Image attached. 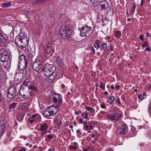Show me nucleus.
Here are the masks:
<instances>
[{
  "mask_svg": "<svg viewBox=\"0 0 151 151\" xmlns=\"http://www.w3.org/2000/svg\"><path fill=\"white\" fill-rule=\"evenodd\" d=\"M53 101L57 106H60L62 103L61 96L59 94H54L52 95Z\"/></svg>",
  "mask_w": 151,
  "mask_h": 151,
  "instance_id": "obj_9",
  "label": "nucleus"
},
{
  "mask_svg": "<svg viewBox=\"0 0 151 151\" xmlns=\"http://www.w3.org/2000/svg\"><path fill=\"white\" fill-rule=\"evenodd\" d=\"M121 36V32L119 31H116L115 33V37L117 39H119Z\"/></svg>",
  "mask_w": 151,
  "mask_h": 151,
  "instance_id": "obj_27",
  "label": "nucleus"
},
{
  "mask_svg": "<svg viewBox=\"0 0 151 151\" xmlns=\"http://www.w3.org/2000/svg\"><path fill=\"white\" fill-rule=\"evenodd\" d=\"M88 125L89 126V130L93 129V126L91 122H89Z\"/></svg>",
  "mask_w": 151,
  "mask_h": 151,
  "instance_id": "obj_37",
  "label": "nucleus"
},
{
  "mask_svg": "<svg viewBox=\"0 0 151 151\" xmlns=\"http://www.w3.org/2000/svg\"><path fill=\"white\" fill-rule=\"evenodd\" d=\"M40 129L42 131L46 130L48 129V125L46 123L40 124L39 125Z\"/></svg>",
  "mask_w": 151,
  "mask_h": 151,
  "instance_id": "obj_17",
  "label": "nucleus"
},
{
  "mask_svg": "<svg viewBox=\"0 0 151 151\" xmlns=\"http://www.w3.org/2000/svg\"><path fill=\"white\" fill-rule=\"evenodd\" d=\"M48 107L51 116L56 114L58 110L57 107L55 106H52Z\"/></svg>",
  "mask_w": 151,
  "mask_h": 151,
  "instance_id": "obj_14",
  "label": "nucleus"
},
{
  "mask_svg": "<svg viewBox=\"0 0 151 151\" xmlns=\"http://www.w3.org/2000/svg\"><path fill=\"white\" fill-rule=\"evenodd\" d=\"M16 45L20 49H22L28 45L29 40L24 33H20L15 39Z\"/></svg>",
  "mask_w": 151,
  "mask_h": 151,
  "instance_id": "obj_1",
  "label": "nucleus"
},
{
  "mask_svg": "<svg viewBox=\"0 0 151 151\" xmlns=\"http://www.w3.org/2000/svg\"><path fill=\"white\" fill-rule=\"evenodd\" d=\"M82 116L83 118H84L85 119H86L88 117V116H87V115L85 113L82 114Z\"/></svg>",
  "mask_w": 151,
  "mask_h": 151,
  "instance_id": "obj_43",
  "label": "nucleus"
},
{
  "mask_svg": "<svg viewBox=\"0 0 151 151\" xmlns=\"http://www.w3.org/2000/svg\"><path fill=\"white\" fill-rule=\"evenodd\" d=\"M53 50L52 45L51 44H49L47 46L46 49V52L47 54H49L50 56L52 55Z\"/></svg>",
  "mask_w": 151,
  "mask_h": 151,
  "instance_id": "obj_16",
  "label": "nucleus"
},
{
  "mask_svg": "<svg viewBox=\"0 0 151 151\" xmlns=\"http://www.w3.org/2000/svg\"><path fill=\"white\" fill-rule=\"evenodd\" d=\"M24 116V115L22 113H19L17 114V117L19 122H22L23 120V117Z\"/></svg>",
  "mask_w": 151,
  "mask_h": 151,
  "instance_id": "obj_20",
  "label": "nucleus"
},
{
  "mask_svg": "<svg viewBox=\"0 0 151 151\" xmlns=\"http://www.w3.org/2000/svg\"><path fill=\"white\" fill-rule=\"evenodd\" d=\"M91 30V27L86 24L80 29L81 35L82 37H86L88 35Z\"/></svg>",
  "mask_w": 151,
  "mask_h": 151,
  "instance_id": "obj_8",
  "label": "nucleus"
},
{
  "mask_svg": "<svg viewBox=\"0 0 151 151\" xmlns=\"http://www.w3.org/2000/svg\"><path fill=\"white\" fill-rule=\"evenodd\" d=\"M6 121L5 119H3L0 121V131L3 132L5 129Z\"/></svg>",
  "mask_w": 151,
  "mask_h": 151,
  "instance_id": "obj_15",
  "label": "nucleus"
},
{
  "mask_svg": "<svg viewBox=\"0 0 151 151\" xmlns=\"http://www.w3.org/2000/svg\"><path fill=\"white\" fill-rule=\"evenodd\" d=\"M108 119L111 120L118 121L121 117V114L120 113L116 112L115 111L113 112H109L107 114Z\"/></svg>",
  "mask_w": 151,
  "mask_h": 151,
  "instance_id": "obj_10",
  "label": "nucleus"
},
{
  "mask_svg": "<svg viewBox=\"0 0 151 151\" xmlns=\"http://www.w3.org/2000/svg\"><path fill=\"white\" fill-rule=\"evenodd\" d=\"M148 45V42L147 41H145L142 45L143 47H146Z\"/></svg>",
  "mask_w": 151,
  "mask_h": 151,
  "instance_id": "obj_41",
  "label": "nucleus"
},
{
  "mask_svg": "<svg viewBox=\"0 0 151 151\" xmlns=\"http://www.w3.org/2000/svg\"><path fill=\"white\" fill-rule=\"evenodd\" d=\"M43 115L45 117H48L50 116H51L48 107L45 109Z\"/></svg>",
  "mask_w": 151,
  "mask_h": 151,
  "instance_id": "obj_21",
  "label": "nucleus"
},
{
  "mask_svg": "<svg viewBox=\"0 0 151 151\" xmlns=\"http://www.w3.org/2000/svg\"><path fill=\"white\" fill-rule=\"evenodd\" d=\"M100 88H102L103 89H105V86L104 85V84L103 83H101V86H100Z\"/></svg>",
  "mask_w": 151,
  "mask_h": 151,
  "instance_id": "obj_44",
  "label": "nucleus"
},
{
  "mask_svg": "<svg viewBox=\"0 0 151 151\" xmlns=\"http://www.w3.org/2000/svg\"><path fill=\"white\" fill-rule=\"evenodd\" d=\"M104 94L105 95H106V96H108L109 94L106 91L104 92Z\"/></svg>",
  "mask_w": 151,
  "mask_h": 151,
  "instance_id": "obj_61",
  "label": "nucleus"
},
{
  "mask_svg": "<svg viewBox=\"0 0 151 151\" xmlns=\"http://www.w3.org/2000/svg\"><path fill=\"white\" fill-rule=\"evenodd\" d=\"M4 40V37L2 34L0 32V42H2Z\"/></svg>",
  "mask_w": 151,
  "mask_h": 151,
  "instance_id": "obj_34",
  "label": "nucleus"
},
{
  "mask_svg": "<svg viewBox=\"0 0 151 151\" xmlns=\"http://www.w3.org/2000/svg\"><path fill=\"white\" fill-rule=\"evenodd\" d=\"M97 139H96V138H95L94 139V140H92L91 141V142H92V143L93 144H94L95 142H96V141Z\"/></svg>",
  "mask_w": 151,
  "mask_h": 151,
  "instance_id": "obj_53",
  "label": "nucleus"
},
{
  "mask_svg": "<svg viewBox=\"0 0 151 151\" xmlns=\"http://www.w3.org/2000/svg\"><path fill=\"white\" fill-rule=\"evenodd\" d=\"M28 87L29 88V90L31 91V93H33V95L34 93L36 91L37 89L36 88L35 86L32 85V84L30 86H29Z\"/></svg>",
  "mask_w": 151,
  "mask_h": 151,
  "instance_id": "obj_22",
  "label": "nucleus"
},
{
  "mask_svg": "<svg viewBox=\"0 0 151 151\" xmlns=\"http://www.w3.org/2000/svg\"><path fill=\"white\" fill-rule=\"evenodd\" d=\"M3 134V132L0 131V140L2 138Z\"/></svg>",
  "mask_w": 151,
  "mask_h": 151,
  "instance_id": "obj_49",
  "label": "nucleus"
},
{
  "mask_svg": "<svg viewBox=\"0 0 151 151\" xmlns=\"http://www.w3.org/2000/svg\"><path fill=\"white\" fill-rule=\"evenodd\" d=\"M116 101V103H118L119 104H120V103L119 100L118 99H117V100Z\"/></svg>",
  "mask_w": 151,
  "mask_h": 151,
  "instance_id": "obj_60",
  "label": "nucleus"
},
{
  "mask_svg": "<svg viewBox=\"0 0 151 151\" xmlns=\"http://www.w3.org/2000/svg\"><path fill=\"white\" fill-rule=\"evenodd\" d=\"M11 5L10 3H3L2 4L1 6L3 8L7 7L10 6Z\"/></svg>",
  "mask_w": 151,
  "mask_h": 151,
  "instance_id": "obj_31",
  "label": "nucleus"
},
{
  "mask_svg": "<svg viewBox=\"0 0 151 151\" xmlns=\"http://www.w3.org/2000/svg\"><path fill=\"white\" fill-rule=\"evenodd\" d=\"M116 133L117 134L123 135L126 132L127 127L125 124L118 123L116 124Z\"/></svg>",
  "mask_w": 151,
  "mask_h": 151,
  "instance_id": "obj_5",
  "label": "nucleus"
},
{
  "mask_svg": "<svg viewBox=\"0 0 151 151\" xmlns=\"http://www.w3.org/2000/svg\"><path fill=\"white\" fill-rule=\"evenodd\" d=\"M43 2L42 0H36V3L38 4Z\"/></svg>",
  "mask_w": 151,
  "mask_h": 151,
  "instance_id": "obj_50",
  "label": "nucleus"
},
{
  "mask_svg": "<svg viewBox=\"0 0 151 151\" xmlns=\"http://www.w3.org/2000/svg\"><path fill=\"white\" fill-rule=\"evenodd\" d=\"M26 149L25 147H21V149L19 150V151H26Z\"/></svg>",
  "mask_w": 151,
  "mask_h": 151,
  "instance_id": "obj_45",
  "label": "nucleus"
},
{
  "mask_svg": "<svg viewBox=\"0 0 151 151\" xmlns=\"http://www.w3.org/2000/svg\"><path fill=\"white\" fill-rule=\"evenodd\" d=\"M144 1L143 0H141V5L143 6L144 4Z\"/></svg>",
  "mask_w": 151,
  "mask_h": 151,
  "instance_id": "obj_57",
  "label": "nucleus"
},
{
  "mask_svg": "<svg viewBox=\"0 0 151 151\" xmlns=\"http://www.w3.org/2000/svg\"><path fill=\"white\" fill-rule=\"evenodd\" d=\"M85 129L86 131H88L89 130V126L88 125H86L85 126Z\"/></svg>",
  "mask_w": 151,
  "mask_h": 151,
  "instance_id": "obj_51",
  "label": "nucleus"
},
{
  "mask_svg": "<svg viewBox=\"0 0 151 151\" xmlns=\"http://www.w3.org/2000/svg\"><path fill=\"white\" fill-rule=\"evenodd\" d=\"M46 133H47L46 132H45L42 133H42L41 136L43 137H45V134Z\"/></svg>",
  "mask_w": 151,
  "mask_h": 151,
  "instance_id": "obj_52",
  "label": "nucleus"
},
{
  "mask_svg": "<svg viewBox=\"0 0 151 151\" xmlns=\"http://www.w3.org/2000/svg\"><path fill=\"white\" fill-rule=\"evenodd\" d=\"M69 127L71 129H72L73 127V126L72 125H70L69 126Z\"/></svg>",
  "mask_w": 151,
  "mask_h": 151,
  "instance_id": "obj_63",
  "label": "nucleus"
},
{
  "mask_svg": "<svg viewBox=\"0 0 151 151\" xmlns=\"http://www.w3.org/2000/svg\"><path fill=\"white\" fill-rule=\"evenodd\" d=\"M83 151H88L87 149L86 148H83Z\"/></svg>",
  "mask_w": 151,
  "mask_h": 151,
  "instance_id": "obj_64",
  "label": "nucleus"
},
{
  "mask_svg": "<svg viewBox=\"0 0 151 151\" xmlns=\"http://www.w3.org/2000/svg\"><path fill=\"white\" fill-rule=\"evenodd\" d=\"M142 94L139 95L138 96V98L140 100H142L144 99V98H142Z\"/></svg>",
  "mask_w": 151,
  "mask_h": 151,
  "instance_id": "obj_48",
  "label": "nucleus"
},
{
  "mask_svg": "<svg viewBox=\"0 0 151 151\" xmlns=\"http://www.w3.org/2000/svg\"><path fill=\"white\" fill-rule=\"evenodd\" d=\"M23 84L26 86L28 87L30 86L31 85V82L29 79H26L23 83Z\"/></svg>",
  "mask_w": 151,
  "mask_h": 151,
  "instance_id": "obj_24",
  "label": "nucleus"
},
{
  "mask_svg": "<svg viewBox=\"0 0 151 151\" xmlns=\"http://www.w3.org/2000/svg\"><path fill=\"white\" fill-rule=\"evenodd\" d=\"M28 62L27 61H18V67L19 69L22 70H26L27 68Z\"/></svg>",
  "mask_w": 151,
  "mask_h": 151,
  "instance_id": "obj_13",
  "label": "nucleus"
},
{
  "mask_svg": "<svg viewBox=\"0 0 151 151\" xmlns=\"http://www.w3.org/2000/svg\"><path fill=\"white\" fill-rule=\"evenodd\" d=\"M18 93L16 87L14 86H11L7 92V97L11 99H14Z\"/></svg>",
  "mask_w": 151,
  "mask_h": 151,
  "instance_id": "obj_7",
  "label": "nucleus"
},
{
  "mask_svg": "<svg viewBox=\"0 0 151 151\" xmlns=\"http://www.w3.org/2000/svg\"><path fill=\"white\" fill-rule=\"evenodd\" d=\"M145 50L146 51L150 52L151 51L150 48V47H147L145 48Z\"/></svg>",
  "mask_w": 151,
  "mask_h": 151,
  "instance_id": "obj_46",
  "label": "nucleus"
},
{
  "mask_svg": "<svg viewBox=\"0 0 151 151\" xmlns=\"http://www.w3.org/2000/svg\"><path fill=\"white\" fill-rule=\"evenodd\" d=\"M69 148L71 150H76L77 149L76 147L73 145H71L69 147Z\"/></svg>",
  "mask_w": 151,
  "mask_h": 151,
  "instance_id": "obj_36",
  "label": "nucleus"
},
{
  "mask_svg": "<svg viewBox=\"0 0 151 151\" xmlns=\"http://www.w3.org/2000/svg\"><path fill=\"white\" fill-rule=\"evenodd\" d=\"M47 137L50 140H51L53 137V135L52 134H50L48 135L47 136Z\"/></svg>",
  "mask_w": 151,
  "mask_h": 151,
  "instance_id": "obj_40",
  "label": "nucleus"
},
{
  "mask_svg": "<svg viewBox=\"0 0 151 151\" xmlns=\"http://www.w3.org/2000/svg\"><path fill=\"white\" fill-rule=\"evenodd\" d=\"M27 61L26 58V56L24 55H21L19 57V61Z\"/></svg>",
  "mask_w": 151,
  "mask_h": 151,
  "instance_id": "obj_25",
  "label": "nucleus"
},
{
  "mask_svg": "<svg viewBox=\"0 0 151 151\" xmlns=\"http://www.w3.org/2000/svg\"><path fill=\"white\" fill-rule=\"evenodd\" d=\"M19 94L23 98L28 99L33 96V93L27 88H21L19 91Z\"/></svg>",
  "mask_w": 151,
  "mask_h": 151,
  "instance_id": "obj_6",
  "label": "nucleus"
},
{
  "mask_svg": "<svg viewBox=\"0 0 151 151\" xmlns=\"http://www.w3.org/2000/svg\"><path fill=\"white\" fill-rule=\"evenodd\" d=\"M97 20L98 22H100L101 21H102V16L99 15L97 17Z\"/></svg>",
  "mask_w": 151,
  "mask_h": 151,
  "instance_id": "obj_35",
  "label": "nucleus"
},
{
  "mask_svg": "<svg viewBox=\"0 0 151 151\" xmlns=\"http://www.w3.org/2000/svg\"><path fill=\"white\" fill-rule=\"evenodd\" d=\"M101 43V42L99 40H96L95 43L94 44L95 47L97 49H98L100 47L99 44Z\"/></svg>",
  "mask_w": 151,
  "mask_h": 151,
  "instance_id": "obj_26",
  "label": "nucleus"
},
{
  "mask_svg": "<svg viewBox=\"0 0 151 151\" xmlns=\"http://www.w3.org/2000/svg\"><path fill=\"white\" fill-rule=\"evenodd\" d=\"M90 2L94 6H96L98 4L97 0H90Z\"/></svg>",
  "mask_w": 151,
  "mask_h": 151,
  "instance_id": "obj_30",
  "label": "nucleus"
},
{
  "mask_svg": "<svg viewBox=\"0 0 151 151\" xmlns=\"http://www.w3.org/2000/svg\"><path fill=\"white\" fill-rule=\"evenodd\" d=\"M55 67L52 64L47 63L43 67L42 70L43 74L46 76H49L53 73L54 71L53 68Z\"/></svg>",
  "mask_w": 151,
  "mask_h": 151,
  "instance_id": "obj_3",
  "label": "nucleus"
},
{
  "mask_svg": "<svg viewBox=\"0 0 151 151\" xmlns=\"http://www.w3.org/2000/svg\"><path fill=\"white\" fill-rule=\"evenodd\" d=\"M90 49L91 51L93 52V54H94L95 50L93 47H90Z\"/></svg>",
  "mask_w": 151,
  "mask_h": 151,
  "instance_id": "obj_42",
  "label": "nucleus"
},
{
  "mask_svg": "<svg viewBox=\"0 0 151 151\" xmlns=\"http://www.w3.org/2000/svg\"><path fill=\"white\" fill-rule=\"evenodd\" d=\"M17 104V103L14 102L10 106H9V107L8 108V109L9 110V111H10L12 109L14 110V109L15 108V107L16 106Z\"/></svg>",
  "mask_w": 151,
  "mask_h": 151,
  "instance_id": "obj_23",
  "label": "nucleus"
},
{
  "mask_svg": "<svg viewBox=\"0 0 151 151\" xmlns=\"http://www.w3.org/2000/svg\"><path fill=\"white\" fill-rule=\"evenodd\" d=\"M42 63L40 60L35 62L33 65V68L35 71L39 72L42 70Z\"/></svg>",
  "mask_w": 151,
  "mask_h": 151,
  "instance_id": "obj_11",
  "label": "nucleus"
},
{
  "mask_svg": "<svg viewBox=\"0 0 151 151\" xmlns=\"http://www.w3.org/2000/svg\"><path fill=\"white\" fill-rule=\"evenodd\" d=\"M101 108H103V109L105 108L106 107V106L104 105H103V104H101Z\"/></svg>",
  "mask_w": 151,
  "mask_h": 151,
  "instance_id": "obj_55",
  "label": "nucleus"
},
{
  "mask_svg": "<svg viewBox=\"0 0 151 151\" xmlns=\"http://www.w3.org/2000/svg\"><path fill=\"white\" fill-rule=\"evenodd\" d=\"M11 55L10 52L4 48L0 50V59L2 62H7L10 61Z\"/></svg>",
  "mask_w": 151,
  "mask_h": 151,
  "instance_id": "obj_2",
  "label": "nucleus"
},
{
  "mask_svg": "<svg viewBox=\"0 0 151 151\" xmlns=\"http://www.w3.org/2000/svg\"><path fill=\"white\" fill-rule=\"evenodd\" d=\"M26 145H27V146H29V147H32V145L30 144L29 143H27L26 144Z\"/></svg>",
  "mask_w": 151,
  "mask_h": 151,
  "instance_id": "obj_54",
  "label": "nucleus"
},
{
  "mask_svg": "<svg viewBox=\"0 0 151 151\" xmlns=\"http://www.w3.org/2000/svg\"><path fill=\"white\" fill-rule=\"evenodd\" d=\"M87 122L86 121H85L84 122H83V124L85 125H87Z\"/></svg>",
  "mask_w": 151,
  "mask_h": 151,
  "instance_id": "obj_62",
  "label": "nucleus"
},
{
  "mask_svg": "<svg viewBox=\"0 0 151 151\" xmlns=\"http://www.w3.org/2000/svg\"><path fill=\"white\" fill-rule=\"evenodd\" d=\"M55 61L56 63L60 66H62L63 64V62L59 57H57L55 59Z\"/></svg>",
  "mask_w": 151,
  "mask_h": 151,
  "instance_id": "obj_19",
  "label": "nucleus"
},
{
  "mask_svg": "<svg viewBox=\"0 0 151 151\" xmlns=\"http://www.w3.org/2000/svg\"><path fill=\"white\" fill-rule=\"evenodd\" d=\"M115 100V98L113 96H111L109 98L108 102L110 104H112Z\"/></svg>",
  "mask_w": 151,
  "mask_h": 151,
  "instance_id": "obj_29",
  "label": "nucleus"
},
{
  "mask_svg": "<svg viewBox=\"0 0 151 151\" xmlns=\"http://www.w3.org/2000/svg\"><path fill=\"white\" fill-rule=\"evenodd\" d=\"M101 47L104 48V49H106L107 47V45L106 43L102 44L101 45Z\"/></svg>",
  "mask_w": 151,
  "mask_h": 151,
  "instance_id": "obj_38",
  "label": "nucleus"
},
{
  "mask_svg": "<svg viewBox=\"0 0 151 151\" xmlns=\"http://www.w3.org/2000/svg\"><path fill=\"white\" fill-rule=\"evenodd\" d=\"M101 8L103 9L106 10L107 12L110 11V4L107 1L104 0L102 1L101 3Z\"/></svg>",
  "mask_w": 151,
  "mask_h": 151,
  "instance_id": "obj_12",
  "label": "nucleus"
},
{
  "mask_svg": "<svg viewBox=\"0 0 151 151\" xmlns=\"http://www.w3.org/2000/svg\"><path fill=\"white\" fill-rule=\"evenodd\" d=\"M86 109L88 111H90L92 113H93L95 112L94 109L92 107H87L86 108Z\"/></svg>",
  "mask_w": 151,
  "mask_h": 151,
  "instance_id": "obj_33",
  "label": "nucleus"
},
{
  "mask_svg": "<svg viewBox=\"0 0 151 151\" xmlns=\"http://www.w3.org/2000/svg\"><path fill=\"white\" fill-rule=\"evenodd\" d=\"M79 122L81 123H83V119H81L79 120Z\"/></svg>",
  "mask_w": 151,
  "mask_h": 151,
  "instance_id": "obj_56",
  "label": "nucleus"
},
{
  "mask_svg": "<svg viewBox=\"0 0 151 151\" xmlns=\"http://www.w3.org/2000/svg\"><path fill=\"white\" fill-rule=\"evenodd\" d=\"M135 8L136 5L135 4H132L131 9L130 10V14H132L134 13Z\"/></svg>",
  "mask_w": 151,
  "mask_h": 151,
  "instance_id": "obj_28",
  "label": "nucleus"
},
{
  "mask_svg": "<svg viewBox=\"0 0 151 151\" xmlns=\"http://www.w3.org/2000/svg\"><path fill=\"white\" fill-rule=\"evenodd\" d=\"M57 76V73L56 72H54L53 73H52L51 75L49 76H47V77H49L48 81L49 82H51L53 81L56 77Z\"/></svg>",
  "mask_w": 151,
  "mask_h": 151,
  "instance_id": "obj_18",
  "label": "nucleus"
},
{
  "mask_svg": "<svg viewBox=\"0 0 151 151\" xmlns=\"http://www.w3.org/2000/svg\"><path fill=\"white\" fill-rule=\"evenodd\" d=\"M115 87L116 88L117 90H118L119 89V85H117V86L115 85Z\"/></svg>",
  "mask_w": 151,
  "mask_h": 151,
  "instance_id": "obj_59",
  "label": "nucleus"
},
{
  "mask_svg": "<svg viewBox=\"0 0 151 151\" xmlns=\"http://www.w3.org/2000/svg\"><path fill=\"white\" fill-rule=\"evenodd\" d=\"M62 122L61 121V120H60L58 122V124H57L58 126L56 128L57 129H58L60 128L59 126L62 124Z\"/></svg>",
  "mask_w": 151,
  "mask_h": 151,
  "instance_id": "obj_39",
  "label": "nucleus"
},
{
  "mask_svg": "<svg viewBox=\"0 0 151 151\" xmlns=\"http://www.w3.org/2000/svg\"><path fill=\"white\" fill-rule=\"evenodd\" d=\"M60 32L62 37L65 39H68L69 35L71 33L70 27L67 25L62 26L60 29Z\"/></svg>",
  "mask_w": 151,
  "mask_h": 151,
  "instance_id": "obj_4",
  "label": "nucleus"
},
{
  "mask_svg": "<svg viewBox=\"0 0 151 151\" xmlns=\"http://www.w3.org/2000/svg\"><path fill=\"white\" fill-rule=\"evenodd\" d=\"M139 38L142 41L144 40L143 39V35H141L139 36Z\"/></svg>",
  "mask_w": 151,
  "mask_h": 151,
  "instance_id": "obj_47",
  "label": "nucleus"
},
{
  "mask_svg": "<svg viewBox=\"0 0 151 151\" xmlns=\"http://www.w3.org/2000/svg\"><path fill=\"white\" fill-rule=\"evenodd\" d=\"M73 144L75 145L74 146H75L76 147L78 145L77 143L75 142H74Z\"/></svg>",
  "mask_w": 151,
  "mask_h": 151,
  "instance_id": "obj_58",
  "label": "nucleus"
},
{
  "mask_svg": "<svg viewBox=\"0 0 151 151\" xmlns=\"http://www.w3.org/2000/svg\"><path fill=\"white\" fill-rule=\"evenodd\" d=\"M28 107V103L25 102L23 104L22 106V108L23 110H25Z\"/></svg>",
  "mask_w": 151,
  "mask_h": 151,
  "instance_id": "obj_32",
  "label": "nucleus"
}]
</instances>
